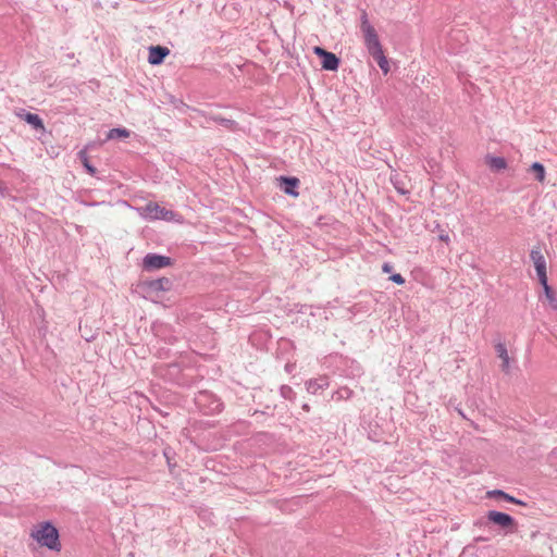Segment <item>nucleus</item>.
<instances>
[{"label":"nucleus","instance_id":"obj_21","mask_svg":"<svg viewBox=\"0 0 557 557\" xmlns=\"http://www.w3.org/2000/svg\"><path fill=\"white\" fill-rule=\"evenodd\" d=\"M360 21H361V23H360V30L361 32L374 28L370 24V22L368 20V14H367L366 11H362L361 16H360Z\"/></svg>","mask_w":557,"mask_h":557},{"label":"nucleus","instance_id":"obj_17","mask_svg":"<svg viewBox=\"0 0 557 557\" xmlns=\"http://www.w3.org/2000/svg\"><path fill=\"white\" fill-rule=\"evenodd\" d=\"M372 58L376 61L377 65L384 72V74L389 72V64L383 51L375 53L372 55Z\"/></svg>","mask_w":557,"mask_h":557},{"label":"nucleus","instance_id":"obj_27","mask_svg":"<svg viewBox=\"0 0 557 557\" xmlns=\"http://www.w3.org/2000/svg\"><path fill=\"white\" fill-rule=\"evenodd\" d=\"M5 190H7V187L3 186L1 183H0V196H4L5 195Z\"/></svg>","mask_w":557,"mask_h":557},{"label":"nucleus","instance_id":"obj_18","mask_svg":"<svg viewBox=\"0 0 557 557\" xmlns=\"http://www.w3.org/2000/svg\"><path fill=\"white\" fill-rule=\"evenodd\" d=\"M129 136V132L126 128H112L107 135V139L126 138Z\"/></svg>","mask_w":557,"mask_h":557},{"label":"nucleus","instance_id":"obj_6","mask_svg":"<svg viewBox=\"0 0 557 557\" xmlns=\"http://www.w3.org/2000/svg\"><path fill=\"white\" fill-rule=\"evenodd\" d=\"M487 520L503 529H510L515 527L516 522L511 516L505 512L491 510L487 512Z\"/></svg>","mask_w":557,"mask_h":557},{"label":"nucleus","instance_id":"obj_28","mask_svg":"<svg viewBox=\"0 0 557 557\" xmlns=\"http://www.w3.org/2000/svg\"><path fill=\"white\" fill-rule=\"evenodd\" d=\"M302 408H304L305 410H307V411L309 410V406H308L307 404H305V405L302 406Z\"/></svg>","mask_w":557,"mask_h":557},{"label":"nucleus","instance_id":"obj_22","mask_svg":"<svg viewBox=\"0 0 557 557\" xmlns=\"http://www.w3.org/2000/svg\"><path fill=\"white\" fill-rule=\"evenodd\" d=\"M281 395L285 399H293L295 397V393H294L293 388L288 385H283L281 387Z\"/></svg>","mask_w":557,"mask_h":557},{"label":"nucleus","instance_id":"obj_2","mask_svg":"<svg viewBox=\"0 0 557 557\" xmlns=\"http://www.w3.org/2000/svg\"><path fill=\"white\" fill-rule=\"evenodd\" d=\"M143 215L152 220H165L171 221L174 219L175 213L172 210H168L160 207L157 203H148L143 208Z\"/></svg>","mask_w":557,"mask_h":557},{"label":"nucleus","instance_id":"obj_12","mask_svg":"<svg viewBox=\"0 0 557 557\" xmlns=\"http://www.w3.org/2000/svg\"><path fill=\"white\" fill-rule=\"evenodd\" d=\"M339 65V59L332 52H327L322 58V69L327 71H336Z\"/></svg>","mask_w":557,"mask_h":557},{"label":"nucleus","instance_id":"obj_16","mask_svg":"<svg viewBox=\"0 0 557 557\" xmlns=\"http://www.w3.org/2000/svg\"><path fill=\"white\" fill-rule=\"evenodd\" d=\"M541 285L543 286L544 288V292H545V296L549 302V305L554 308V309H557V298L552 289V287L548 285L547 283V280L544 281V283H541Z\"/></svg>","mask_w":557,"mask_h":557},{"label":"nucleus","instance_id":"obj_19","mask_svg":"<svg viewBox=\"0 0 557 557\" xmlns=\"http://www.w3.org/2000/svg\"><path fill=\"white\" fill-rule=\"evenodd\" d=\"M531 171H533L535 173V178L539 181V182H544L545 180V168L542 163L540 162H534L532 165H531Z\"/></svg>","mask_w":557,"mask_h":557},{"label":"nucleus","instance_id":"obj_11","mask_svg":"<svg viewBox=\"0 0 557 557\" xmlns=\"http://www.w3.org/2000/svg\"><path fill=\"white\" fill-rule=\"evenodd\" d=\"M329 381L326 377H319L307 382V391L311 394H317L320 389L326 388Z\"/></svg>","mask_w":557,"mask_h":557},{"label":"nucleus","instance_id":"obj_13","mask_svg":"<svg viewBox=\"0 0 557 557\" xmlns=\"http://www.w3.org/2000/svg\"><path fill=\"white\" fill-rule=\"evenodd\" d=\"M495 349H496L497 356L502 359V364H500L502 370L504 372H508L509 371V360L510 359H509L506 346L504 344H502V343H498L495 346Z\"/></svg>","mask_w":557,"mask_h":557},{"label":"nucleus","instance_id":"obj_7","mask_svg":"<svg viewBox=\"0 0 557 557\" xmlns=\"http://www.w3.org/2000/svg\"><path fill=\"white\" fill-rule=\"evenodd\" d=\"M169 53L170 50L166 47L151 46L149 48L148 61L152 65L161 64Z\"/></svg>","mask_w":557,"mask_h":557},{"label":"nucleus","instance_id":"obj_23","mask_svg":"<svg viewBox=\"0 0 557 557\" xmlns=\"http://www.w3.org/2000/svg\"><path fill=\"white\" fill-rule=\"evenodd\" d=\"M389 280H391L392 282H394V283L398 284V285H401V284H404V283H405V278H404L400 274H398V273L393 274V275L389 277Z\"/></svg>","mask_w":557,"mask_h":557},{"label":"nucleus","instance_id":"obj_15","mask_svg":"<svg viewBox=\"0 0 557 557\" xmlns=\"http://www.w3.org/2000/svg\"><path fill=\"white\" fill-rule=\"evenodd\" d=\"M487 163L490 168L494 171H500L506 169L507 166L506 160L502 157H488Z\"/></svg>","mask_w":557,"mask_h":557},{"label":"nucleus","instance_id":"obj_10","mask_svg":"<svg viewBox=\"0 0 557 557\" xmlns=\"http://www.w3.org/2000/svg\"><path fill=\"white\" fill-rule=\"evenodd\" d=\"M487 496L491 497V498H503V499H505V500H507L509 503H512V504H516V505H520V506H525L527 505L524 502L515 498L513 496L505 493L502 490L490 491V492H487Z\"/></svg>","mask_w":557,"mask_h":557},{"label":"nucleus","instance_id":"obj_26","mask_svg":"<svg viewBox=\"0 0 557 557\" xmlns=\"http://www.w3.org/2000/svg\"><path fill=\"white\" fill-rule=\"evenodd\" d=\"M392 270H393V267H392L389 263H387V262H385V263L382 265V271H383L384 273H389V272H392Z\"/></svg>","mask_w":557,"mask_h":557},{"label":"nucleus","instance_id":"obj_1","mask_svg":"<svg viewBox=\"0 0 557 557\" xmlns=\"http://www.w3.org/2000/svg\"><path fill=\"white\" fill-rule=\"evenodd\" d=\"M32 537L36 540L41 546L49 549H59V532L50 522L40 523L37 529L32 531Z\"/></svg>","mask_w":557,"mask_h":557},{"label":"nucleus","instance_id":"obj_4","mask_svg":"<svg viewBox=\"0 0 557 557\" xmlns=\"http://www.w3.org/2000/svg\"><path fill=\"white\" fill-rule=\"evenodd\" d=\"M171 258L157 253L146 255L143 261L144 269L148 271L162 269L171 265Z\"/></svg>","mask_w":557,"mask_h":557},{"label":"nucleus","instance_id":"obj_25","mask_svg":"<svg viewBox=\"0 0 557 557\" xmlns=\"http://www.w3.org/2000/svg\"><path fill=\"white\" fill-rule=\"evenodd\" d=\"M84 165H85L86 170H87L90 174H95V173H96V169H95L92 165H90V164L87 162V160H85Z\"/></svg>","mask_w":557,"mask_h":557},{"label":"nucleus","instance_id":"obj_29","mask_svg":"<svg viewBox=\"0 0 557 557\" xmlns=\"http://www.w3.org/2000/svg\"><path fill=\"white\" fill-rule=\"evenodd\" d=\"M447 238H448L447 236H441L442 240H446Z\"/></svg>","mask_w":557,"mask_h":557},{"label":"nucleus","instance_id":"obj_8","mask_svg":"<svg viewBox=\"0 0 557 557\" xmlns=\"http://www.w3.org/2000/svg\"><path fill=\"white\" fill-rule=\"evenodd\" d=\"M280 187L283 189V191L287 195H290L293 197L298 196V191L296 188L299 185V180L297 177H289V176H280Z\"/></svg>","mask_w":557,"mask_h":557},{"label":"nucleus","instance_id":"obj_20","mask_svg":"<svg viewBox=\"0 0 557 557\" xmlns=\"http://www.w3.org/2000/svg\"><path fill=\"white\" fill-rule=\"evenodd\" d=\"M212 120L230 129H233V127L236 125L235 121L222 116H212Z\"/></svg>","mask_w":557,"mask_h":557},{"label":"nucleus","instance_id":"obj_3","mask_svg":"<svg viewBox=\"0 0 557 557\" xmlns=\"http://www.w3.org/2000/svg\"><path fill=\"white\" fill-rule=\"evenodd\" d=\"M530 258L534 264L540 283L547 280L546 274V260L539 247H534L530 252Z\"/></svg>","mask_w":557,"mask_h":557},{"label":"nucleus","instance_id":"obj_24","mask_svg":"<svg viewBox=\"0 0 557 557\" xmlns=\"http://www.w3.org/2000/svg\"><path fill=\"white\" fill-rule=\"evenodd\" d=\"M329 51L324 50L321 47H314V53L321 58H323Z\"/></svg>","mask_w":557,"mask_h":557},{"label":"nucleus","instance_id":"obj_14","mask_svg":"<svg viewBox=\"0 0 557 557\" xmlns=\"http://www.w3.org/2000/svg\"><path fill=\"white\" fill-rule=\"evenodd\" d=\"M20 117L25 120L29 125H32L36 129H44V122L39 117L38 114H34L30 112H24L22 114H18Z\"/></svg>","mask_w":557,"mask_h":557},{"label":"nucleus","instance_id":"obj_9","mask_svg":"<svg viewBox=\"0 0 557 557\" xmlns=\"http://www.w3.org/2000/svg\"><path fill=\"white\" fill-rule=\"evenodd\" d=\"M172 286V282L168 277H161L157 280H152L148 283V288L151 292H164L169 290Z\"/></svg>","mask_w":557,"mask_h":557},{"label":"nucleus","instance_id":"obj_5","mask_svg":"<svg viewBox=\"0 0 557 557\" xmlns=\"http://www.w3.org/2000/svg\"><path fill=\"white\" fill-rule=\"evenodd\" d=\"M361 33L363 35L364 46L371 57L374 55L375 53L383 51L375 28L363 30Z\"/></svg>","mask_w":557,"mask_h":557}]
</instances>
